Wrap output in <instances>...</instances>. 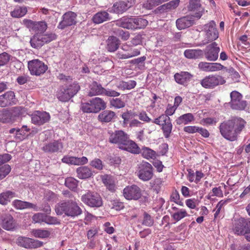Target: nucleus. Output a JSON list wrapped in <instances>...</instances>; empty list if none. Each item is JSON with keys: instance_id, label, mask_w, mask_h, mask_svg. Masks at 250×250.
Returning <instances> with one entry per match:
<instances>
[{"instance_id": "nucleus-35", "label": "nucleus", "mask_w": 250, "mask_h": 250, "mask_svg": "<svg viewBox=\"0 0 250 250\" xmlns=\"http://www.w3.org/2000/svg\"><path fill=\"white\" fill-rule=\"evenodd\" d=\"M184 55L188 59H197L203 57V51L201 49H187Z\"/></svg>"}, {"instance_id": "nucleus-24", "label": "nucleus", "mask_w": 250, "mask_h": 250, "mask_svg": "<svg viewBox=\"0 0 250 250\" xmlns=\"http://www.w3.org/2000/svg\"><path fill=\"white\" fill-rule=\"evenodd\" d=\"M62 162L68 164L74 165H83L85 164L88 162V159L86 157L83 156L81 158L65 156L62 159Z\"/></svg>"}, {"instance_id": "nucleus-6", "label": "nucleus", "mask_w": 250, "mask_h": 250, "mask_svg": "<svg viewBox=\"0 0 250 250\" xmlns=\"http://www.w3.org/2000/svg\"><path fill=\"white\" fill-rule=\"evenodd\" d=\"M230 120L221 123L219 126L221 135L227 140L233 141L236 140L237 136Z\"/></svg>"}, {"instance_id": "nucleus-31", "label": "nucleus", "mask_w": 250, "mask_h": 250, "mask_svg": "<svg viewBox=\"0 0 250 250\" xmlns=\"http://www.w3.org/2000/svg\"><path fill=\"white\" fill-rule=\"evenodd\" d=\"M104 88L103 87L101 84L98 83L96 82H93L90 85L89 91L88 95L92 97L95 95L103 94L104 92Z\"/></svg>"}, {"instance_id": "nucleus-43", "label": "nucleus", "mask_w": 250, "mask_h": 250, "mask_svg": "<svg viewBox=\"0 0 250 250\" xmlns=\"http://www.w3.org/2000/svg\"><path fill=\"white\" fill-rule=\"evenodd\" d=\"M27 12V10L26 7L18 6L13 11L11 12L10 15L13 18H19L24 16Z\"/></svg>"}, {"instance_id": "nucleus-29", "label": "nucleus", "mask_w": 250, "mask_h": 250, "mask_svg": "<svg viewBox=\"0 0 250 250\" xmlns=\"http://www.w3.org/2000/svg\"><path fill=\"white\" fill-rule=\"evenodd\" d=\"M232 124L237 136L242 131L246 124V121L241 118L235 117L230 120Z\"/></svg>"}, {"instance_id": "nucleus-32", "label": "nucleus", "mask_w": 250, "mask_h": 250, "mask_svg": "<svg viewBox=\"0 0 250 250\" xmlns=\"http://www.w3.org/2000/svg\"><path fill=\"white\" fill-rule=\"evenodd\" d=\"M120 41L114 36H110L107 41L106 48L110 52L115 51L119 46Z\"/></svg>"}, {"instance_id": "nucleus-39", "label": "nucleus", "mask_w": 250, "mask_h": 250, "mask_svg": "<svg viewBox=\"0 0 250 250\" xmlns=\"http://www.w3.org/2000/svg\"><path fill=\"white\" fill-rule=\"evenodd\" d=\"M16 195L14 192L7 190L0 194V204L6 205L10 202V199Z\"/></svg>"}, {"instance_id": "nucleus-60", "label": "nucleus", "mask_w": 250, "mask_h": 250, "mask_svg": "<svg viewBox=\"0 0 250 250\" xmlns=\"http://www.w3.org/2000/svg\"><path fill=\"white\" fill-rule=\"evenodd\" d=\"M111 208L116 210H120L123 209L124 207L123 203L118 201V200H113L111 202Z\"/></svg>"}, {"instance_id": "nucleus-22", "label": "nucleus", "mask_w": 250, "mask_h": 250, "mask_svg": "<svg viewBox=\"0 0 250 250\" xmlns=\"http://www.w3.org/2000/svg\"><path fill=\"white\" fill-rule=\"evenodd\" d=\"M131 6V3L129 1L120 0L113 4L110 11L118 14H122L130 8Z\"/></svg>"}, {"instance_id": "nucleus-3", "label": "nucleus", "mask_w": 250, "mask_h": 250, "mask_svg": "<svg viewBox=\"0 0 250 250\" xmlns=\"http://www.w3.org/2000/svg\"><path fill=\"white\" fill-rule=\"evenodd\" d=\"M203 31L205 32V39L202 42V44L205 45L218 39L219 33L216 28L215 22L211 21L203 26Z\"/></svg>"}, {"instance_id": "nucleus-44", "label": "nucleus", "mask_w": 250, "mask_h": 250, "mask_svg": "<svg viewBox=\"0 0 250 250\" xmlns=\"http://www.w3.org/2000/svg\"><path fill=\"white\" fill-rule=\"evenodd\" d=\"M57 97L60 101L65 102L69 101L72 98V95H70L63 88L58 92Z\"/></svg>"}, {"instance_id": "nucleus-55", "label": "nucleus", "mask_w": 250, "mask_h": 250, "mask_svg": "<svg viewBox=\"0 0 250 250\" xmlns=\"http://www.w3.org/2000/svg\"><path fill=\"white\" fill-rule=\"evenodd\" d=\"M138 116V115L131 111H127L122 114V117L124 119V122L125 124L129 120Z\"/></svg>"}, {"instance_id": "nucleus-30", "label": "nucleus", "mask_w": 250, "mask_h": 250, "mask_svg": "<svg viewBox=\"0 0 250 250\" xmlns=\"http://www.w3.org/2000/svg\"><path fill=\"white\" fill-rule=\"evenodd\" d=\"M116 24L124 28L134 29V18L124 17L116 21Z\"/></svg>"}, {"instance_id": "nucleus-40", "label": "nucleus", "mask_w": 250, "mask_h": 250, "mask_svg": "<svg viewBox=\"0 0 250 250\" xmlns=\"http://www.w3.org/2000/svg\"><path fill=\"white\" fill-rule=\"evenodd\" d=\"M136 85V82L135 81H129L128 82L120 81L117 84V87L120 90H125V89L130 90L133 89Z\"/></svg>"}, {"instance_id": "nucleus-52", "label": "nucleus", "mask_w": 250, "mask_h": 250, "mask_svg": "<svg viewBox=\"0 0 250 250\" xmlns=\"http://www.w3.org/2000/svg\"><path fill=\"white\" fill-rule=\"evenodd\" d=\"M154 220L147 213L145 212L142 224L147 227H151L153 225Z\"/></svg>"}, {"instance_id": "nucleus-46", "label": "nucleus", "mask_w": 250, "mask_h": 250, "mask_svg": "<svg viewBox=\"0 0 250 250\" xmlns=\"http://www.w3.org/2000/svg\"><path fill=\"white\" fill-rule=\"evenodd\" d=\"M32 233L36 237L45 238L50 235V232L47 230L37 229L32 230Z\"/></svg>"}, {"instance_id": "nucleus-45", "label": "nucleus", "mask_w": 250, "mask_h": 250, "mask_svg": "<svg viewBox=\"0 0 250 250\" xmlns=\"http://www.w3.org/2000/svg\"><path fill=\"white\" fill-rule=\"evenodd\" d=\"M148 24V21L141 18H134V29L145 28Z\"/></svg>"}, {"instance_id": "nucleus-26", "label": "nucleus", "mask_w": 250, "mask_h": 250, "mask_svg": "<svg viewBox=\"0 0 250 250\" xmlns=\"http://www.w3.org/2000/svg\"><path fill=\"white\" fill-rule=\"evenodd\" d=\"M174 77L176 83L180 84L186 85L190 81L193 75L188 72L181 71L180 73H176Z\"/></svg>"}, {"instance_id": "nucleus-7", "label": "nucleus", "mask_w": 250, "mask_h": 250, "mask_svg": "<svg viewBox=\"0 0 250 250\" xmlns=\"http://www.w3.org/2000/svg\"><path fill=\"white\" fill-rule=\"evenodd\" d=\"M28 68L32 75L40 76L46 72L48 66L39 59H34L28 62Z\"/></svg>"}, {"instance_id": "nucleus-62", "label": "nucleus", "mask_w": 250, "mask_h": 250, "mask_svg": "<svg viewBox=\"0 0 250 250\" xmlns=\"http://www.w3.org/2000/svg\"><path fill=\"white\" fill-rule=\"evenodd\" d=\"M226 68L223 65L219 63L210 62V72L217 71Z\"/></svg>"}, {"instance_id": "nucleus-19", "label": "nucleus", "mask_w": 250, "mask_h": 250, "mask_svg": "<svg viewBox=\"0 0 250 250\" xmlns=\"http://www.w3.org/2000/svg\"><path fill=\"white\" fill-rule=\"evenodd\" d=\"M50 119L49 113L46 112L35 111L32 114V123L35 125H42L47 122Z\"/></svg>"}, {"instance_id": "nucleus-14", "label": "nucleus", "mask_w": 250, "mask_h": 250, "mask_svg": "<svg viewBox=\"0 0 250 250\" xmlns=\"http://www.w3.org/2000/svg\"><path fill=\"white\" fill-rule=\"evenodd\" d=\"M123 194L127 200H137L142 196L141 189L135 185L128 186L124 188Z\"/></svg>"}, {"instance_id": "nucleus-25", "label": "nucleus", "mask_w": 250, "mask_h": 250, "mask_svg": "<svg viewBox=\"0 0 250 250\" xmlns=\"http://www.w3.org/2000/svg\"><path fill=\"white\" fill-rule=\"evenodd\" d=\"M13 206L18 209H23L25 208H33L35 211H38V207L33 203L22 201L20 200H15L12 202Z\"/></svg>"}, {"instance_id": "nucleus-59", "label": "nucleus", "mask_w": 250, "mask_h": 250, "mask_svg": "<svg viewBox=\"0 0 250 250\" xmlns=\"http://www.w3.org/2000/svg\"><path fill=\"white\" fill-rule=\"evenodd\" d=\"M90 165L92 167L99 170L102 169L103 167L102 161L100 159L97 158L90 162Z\"/></svg>"}, {"instance_id": "nucleus-48", "label": "nucleus", "mask_w": 250, "mask_h": 250, "mask_svg": "<svg viewBox=\"0 0 250 250\" xmlns=\"http://www.w3.org/2000/svg\"><path fill=\"white\" fill-rule=\"evenodd\" d=\"M78 181L73 177L65 179V185L71 190H75L78 186Z\"/></svg>"}, {"instance_id": "nucleus-10", "label": "nucleus", "mask_w": 250, "mask_h": 250, "mask_svg": "<svg viewBox=\"0 0 250 250\" xmlns=\"http://www.w3.org/2000/svg\"><path fill=\"white\" fill-rule=\"evenodd\" d=\"M233 229L235 234L245 236L250 230V218H239L235 223Z\"/></svg>"}, {"instance_id": "nucleus-27", "label": "nucleus", "mask_w": 250, "mask_h": 250, "mask_svg": "<svg viewBox=\"0 0 250 250\" xmlns=\"http://www.w3.org/2000/svg\"><path fill=\"white\" fill-rule=\"evenodd\" d=\"M15 93L13 91H9L0 95V106L6 107L10 105L13 102Z\"/></svg>"}, {"instance_id": "nucleus-33", "label": "nucleus", "mask_w": 250, "mask_h": 250, "mask_svg": "<svg viewBox=\"0 0 250 250\" xmlns=\"http://www.w3.org/2000/svg\"><path fill=\"white\" fill-rule=\"evenodd\" d=\"M110 19L109 14L103 11L97 13L92 18L93 21L96 24H100Z\"/></svg>"}, {"instance_id": "nucleus-12", "label": "nucleus", "mask_w": 250, "mask_h": 250, "mask_svg": "<svg viewBox=\"0 0 250 250\" xmlns=\"http://www.w3.org/2000/svg\"><path fill=\"white\" fill-rule=\"evenodd\" d=\"M152 166L147 162H144L139 167L138 176L143 181L150 180L153 175Z\"/></svg>"}, {"instance_id": "nucleus-56", "label": "nucleus", "mask_w": 250, "mask_h": 250, "mask_svg": "<svg viewBox=\"0 0 250 250\" xmlns=\"http://www.w3.org/2000/svg\"><path fill=\"white\" fill-rule=\"evenodd\" d=\"M44 222L49 225H56L60 223V221L56 217L45 215Z\"/></svg>"}, {"instance_id": "nucleus-63", "label": "nucleus", "mask_w": 250, "mask_h": 250, "mask_svg": "<svg viewBox=\"0 0 250 250\" xmlns=\"http://www.w3.org/2000/svg\"><path fill=\"white\" fill-rule=\"evenodd\" d=\"M167 115L162 114L158 118L155 119L152 122L156 125H162L163 123L167 119Z\"/></svg>"}, {"instance_id": "nucleus-1", "label": "nucleus", "mask_w": 250, "mask_h": 250, "mask_svg": "<svg viewBox=\"0 0 250 250\" xmlns=\"http://www.w3.org/2000/svg\"><path fill=\"white\" fill-rule=\"evenodd\" d=\"M55 212L58 215L64 214L66 216L75 218L82 214L83 211L75 201L69 199L58 203L55 206Z\"/></svg>"}, {"instance_id": "nucleus-28", "label": "nucleus", "mask_w": 250, "mask_h": 250, "mask_svg": "<svg viewBox=\"0 0 250 250\" xmlns=\"http://www.w3.org/2000/svg\"><path fill=\"white\" fill-rule=\"evenodd\" d=\"M93 110V113L99 112L106 108V103L102 99L96 97L90 100Z\"/></svg>"}, {"instance_id": "nucleus-5", "label": "nucleus", "mask_w": 250, "mask_h": 250, "mask_svg": "<svg viewBox=\"0 0 250 250\" xmlns=\"http://www.w3.org/2000/svg\"><path fill=\"white\" fill-rule=\"evenodd\" d=\"M231 101L229 104L231 108L234 110H243L246 108L248 103L242 99L243 96L237 91H233L230 94Z\"/></svg>"}, {"instance_id": "nucleus-61", "label": "nucleus", "mask_w": 250, "mask_h": 250, "mask_svg": "<svg viewBox=\"0 0 250 250\" xmlns=\"http://www.w3.org/2000/svg\"><path fill=\"white\" fill-rule=\"evenodd\" d=\"M45 215L42 213H37L35 214L33 217L32 219L35 223L44 222V219Z\"/></svg>"}, {"instance_id": "nucleus-54", "label": "nucleus", "mask_w": 250, "mask_h": 250, "mask_svg": "<svg viewBox=\"0 0 250 250\" xmlns=\"http://www.w3.org/2000/svg\"><path fill=\"white\" fill-rule=\"evenodd\" d=\"M11 56L6 52L0 54V66L6 64L10 60Z\"/></svg>"}, {"instance_id": "nucleus-58", "label": "nucleus", "mask_w": 250, "mask_h": 250, "mask_svg": "<svg viewBox=\"0 0 250 250\" xmlns=\"http://www.w3.org/2000/svg\"><path fill=\"white\" fill-rule=\"evenodd\" d=\"M198 68L203 71L210 72V62H201L198 64Z\"/></svg>"}, {"instance_id": "nucleus-23", "label": "nucleus", "mask_w": 250, "mask_h": 250, "mask_svg": "<svg viewBox=\"0 0 250 250\" xmlns=\"http://www.w3.org/2000/svg\"><path fill=\"white\" fill-rule=\"evenodd\" d=\"M119 148L133 154H139L141 152L140 148L137 144L129 140V137L121 146H119Z\"/></svg>"}, {"instance_id": "nucleus-51", "label": "nucleus", "mask_w": 250, "mask_h": 250, "mask_svg": "<svg viewBox=\"0 0 250 250\" xmlns=\"http://www.w3.org/2000/svg\"><path fill=\"white\" fill-rule=\"evenodd\" d=\"M110 105L116 108H121L125 106V103L120 98L112 99L110 101Z\"/></svg>"}, {"instance_id": "nucleus-2", "label": "nucleus", "mask_w": 250, "mask_h": 250, "mask_svg": "<svg viewBox=\"0 0 250 250\" xmlns=\"http://www.w3.org/2000/svg\"><path fill=\"white\" fill-rule=\"evenodd\" d=\"M54 33L39 34L35 33L30 39L31 46L36 49L40 48L45 43H48L56 39Z\"/></svg>"}, {"instance_id": "nucleus-64", "label": "nucleus", "mask_w": 250, "mask_h": 250, "mask_svg": "<svg viewBox=\"0 0 250 250\" xmlns=\"http://www.w3.org/2000/svg\"><path fill=\"white\" fill-rule=\"evenodd\" d=\"M104 92L103 95L110 96V97H117L120 95V93L114 90L107 89H104Z\"/></svg>"}, {"instance_id": "nucleus-42", "label": "nucleus", "mask_w": 250, "mask_h": 250, "mask_svg": "<svg viewBox=\"0 0 250 250\" xmlns=\"http://www.w3.org/2000/svg\"><path fill=\"white\" fill-rule=\"evenodd\" d=\"M33 27V31L35 33L44 34V33L47 29V25L45 21H36Z\"/></svg>"}, {"instance_id": "nucleus-49", "label": "nucleus", "mask_w": 250, "mask_h": 250, "mask_svg": "<svg viewBox=\"0 0 250 250\" xmlns=\"http://www.w3.org/2000/svg\"><path fill=\"white\" fill-rule=\"evenodd\" d=\"M64 88L70 95H72V97H73L79 91L80 86L78 83H73Z\"/></svg>"}, {"instance_id": "nucleus-15", "label": "nucleus", "mask_w": 250, "mask_h": 250, "mask_svg": "<svg viewBox=\"0 0 250 250\" xmlns=\"http://www.w3.org/2000/svg\"><path fill=\"white\" fill-rule=\"evenodd\" d=\"M17 244L26 249H35L42 245V242L28 237L20 236L17 240Z\"/></svg>"}, {"instance_id": "nucleus-53", "label": "nucleus", "mask_w": 250, "mask_h": 250, "mask_svg": "<svg viewBox=\"0 0 250 250\" xmlns=\"http://www.w3.org/2000/svg\"><path fill=\"white\" fill-rule=\"evenodd\" d=\"M188 215V214L185 210L181 209L180 210L173 213L172 216L175 221H179Z\"/></svg>"}, {"instance_id": "nucleus-11", "label": "nucleus", "mask_w": 250, "mask_h": 250, "mask_svg": "<svg viewBox=\"0 0 250 250\" xmlns=\"http://www.w3.org/2000/svg\"><path fill=\"white\" fill-rule=\"evenodd\" d=\"M220 47L216 42H211L204 50L205 58L208 61L214 62L218 59Z\"/></svg>"}, {"instance_id": "nucleus-13", "label": "nucleus", "mask_w": 250, "mask_h": 250, "mask_svg": "<svg viewBox=\"0 0 250 250\" xmlns=\"http://www.w3.org/2000/svg\"><path fill=\"white\" fill-rule=\"evenodd\" d=\"M63 147V144L61 141L53 140L44 144L42 149L45 153L55 154L62 152Z\"/></svg>"}, {"instance_id": "nucleus-21", "label": "nucleus", "mask_w": 250, "mask_h": 250, "mask_svg": "<svg viewBox=\"0 0 250 250\" xmlns=\"http://www.w3.org/2000/svg\"><path fill=\"white\" fill-rule=\"evenodd\" d=\"M2 228L7 230H11L16 228V224L13 217L9 214H5L0 217Z\"/></svg>"}, {"instance_id": "nucleus-18", "label": "nucleus", "mask_w": 250, "mask_h": 250, "mask_svg": "<svg viewBox=\"0 0 250 250\" xmlns=\"http://www.w3.org/2000/svg\"><path fill=\"white\" fill-rule=\"evenodd\" d=\"M128 135L122 130H117L113 132L109 138V142L117 144L121 146L128 138Z\"/></svg>"}, {"instance_id": "nucleus-38", "label": "nucleus", "mask_w": 250, "mask_h": 250, "mask_svg": "<svg viewBox=\"0 0 250 250\" xmlns=\"http://www.w3.org/2000/svg\"><path fill=\"white\" fill-rule=\"evenodd\" d=\"M103 182L106 188L111 192L115 191V184L113 178L110 175H104L103 178Z\"/></svg>"}, {"instance_id": "nucleus-37", "label": "nucleus", "mask_w": 250, "mask_h": 250, "mask_svg": "<svg viewBox=\"0 0 250 250\" xmlns=\"http://www.w3.org/2000/svg\"><path fill=\"white\" fill-rule=\"evenodd\" d=\"M162 130L163 135L166 138H168L172 132V125L170 119L168 117L167 119L162 124Z\"/></svg>"}, {"instance_id": "nucleus-4", "label": "nucleus", "mask_w": 250, "mask_h": 250, "mask_svg": "<svg viewBox=\"0 0 250 250\" xmlns=\"http://www.w3.org/2000/svg\"><path fill=\"white\" fill-rule=\"evenodd\" d=\"M81 200L90 207L99 208L103 205L102 197L99 194L94 192H88L82 196Z\"/></svg>"}, {"instance_id": "nucleus-9", "label": "nucleus", "mask_w": 250, "mask_h": 250, "mask_svg": "<svg viewBox=\"0 0 250 250\" xmlns=\"http://www.w3.org/2000/svg\"><path fill=\"white\" fill-rule=\"evenodd\" d=\"M24 109L20 106L14 107L10 110H5L2 114L3 123H13L17 118L23 114Z\"/></svg>"}, {"instance_id": "nucleus-16", "label": "nucleus", "mask_w": 250, "mask_h": 250, "mask_svg": "<svg viewBox=\"0 0 250 250\" xmlns=\"http://www.w3.org/2000/svg\"><path fill=\"white\" fill-rule=\"evenodd\" d=\"M77 15L73 12L69 11L62 16V20L59 23L58 28L64 29L67 26L75 25L76 23Z\"/></svg>"}, {"instance_id": "nucleus-34", "label": "nucleus", "mask_w": 250, "mask_h": 250, "mask_svg": "<svg viewBox=\"0 0 250 250\" xmlns=\"http://www.w3.org/2000/svg\"><path fill=\"white\" fill-rule=\"evenodd\" d=\"M115 113L112 111L104 110L98 115L99 120L103 123H108L115 116Z\"/></svg>"}, {"instance_id": "nucleus-50", "label": "nucleus", "mask_w": 250, "mask_h": 250, "mask_svg": "<svg viewBox=\"0 0 250 250\" xmlns=\"http://www.w3.org/2000/svg\"><path fill=\"white\" fill-rule=\"evenodd\" d=\"M11 170V167L8 164L0 166V180L5 178Z\"/></svg>"}, {"instance_id": "nucleus-36", "label": "nucleus", "mask_w": 250, "mask_h": 250, "mask_svg": "<svg viewBox=\"0 0 250 250\" xmlns=\"http://www.w3.org/2000/svg\"><path fill=\"white\" fill-rule=\"evenodd\" d=\"M76 172L78 177L82 179L88 178L92 175V172L90 169L84 166L77 168Z\"/></svg>"}, {"instance_id": "nucleus-8", "label": "nucleus", "mask_w": 250, "mask_h": 250, "mask_svg": "<svg viewBox=\"0 0 250 250\" xmlns=\"http://www.w3.org/2000/svg\"><path fill=\"white\" fill-rule=\"evenodd\" d=\"M226 81L219 75H211L206 76L201 81V85L205 88L212 89L219 84H223Z\"/></svg>"}, {"instance_id": "nucleus-57", "label": "nucleus", "mask_w": 250, "mask_h": 250, "mask_svg": "<svg viewBox=\"0 0 250 250\" xmlns=\"http://www.w3.org/2000/svg\"><path fill=\"white\" fill-rule=\"evenodd\" d=\"M81 109L83 112L93 113V110L90 101L86 103H82L81 104Z\"/></svg>"}, {"instance_id": "nucleus-41", "label": "nucleus", "mask_w": 250, "mask_h": 250, "mask_svg": "<svg viewBox=\"0 0 250 250\" xmlns=\"http://www.w3.org/2000/svg\"><path fill=\"white\" fill-rule=\"evenodd\" d=\"M194 120V116L191 113L185 114L180 116L176 120L177 125L181 124H188V123L192 122Z\"/></svg>"}, {"instance_id": "nucleus-47", "label": "nucleus", "mask_w": 250, "mask_h": 250, "mask_svg": "<svg viewBox=\"0 0 250 250\" xmlns=\"http://www.w3.org/2000/svg\"><path fill=\"white\" fill-rule=\"evenodd\" d=\"M141 153L142 156L147 159L154 158L156 154V153L154 150L146 147H144L142 148Z\"/></svg>"}, {"instance_id": "nucleus-20", "label": "nucleus", "mask_w": 250, "mask_h": 250, "mask_svg": "<svg viewBox=\"0 0 250 250\" xmlns=\"http://www.w3.org/2000/svg\"><path fill=\"white\" fill-rule=\"evenodd\" d=\"M195 19L194 15H187L178 19L176 22V26L180 30L190 27L195 23Z\"/></svg>"}, {"instance_id": "nucleus-17", "label": "nucleus", "mask_w": 250, "mask_h": 250, "mask_svg": "<svg viewBox=\"0 0 250 250\" xmlns=\"http://www.w3.org/2000/svg\"><path fill=\"white\" fill-rule=\"evenodd\" d=\"M187 8L188 11L195 12L193 15L196 20L200 19L205 12V9L202 6L200 0H189Z\"/></svg>"}]
</instances>
